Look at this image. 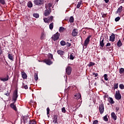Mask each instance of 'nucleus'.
I'll return each instance as SVG.
<instances>
[{
  "mask_svg": "<svg viewBox=\"0 0 124 124\" xmlns=\"http://www.w3.org/2000/svg\"><path fill=\"white\" fill-rule=\"evenodd\" d=\"M53 123L54 124H58V116L56 115H53Z\"/></svg>",
  "mask_w": 124,
  "mask_h": 124,
  "instance_id": "4468645a",
  "label": "nucleus"
},
{
  "mask_svg": "<svg viewBox=\"0 0 124 124\" xmlns=\"http://www.w3.org/2000/svg\"><path fill=\"white\" fill-rule=\"evenodd\" d=\"M104 1L106 3H108V2H109V0H104Z\"/></svg>",
  "mask_w": 124,
  "mask_h": 124,
  "instance_id": "e2e57ef3",
  "label": "nucleus"
},
{
  "mask_svg": "<svg viewBox=\"0 0 124 124\" xmlns=\"http://www.w3.org/2000/svg\"><path fill=\"white\" fill-rule=\"evenodd\" d=\"M117 94H121V93H120V90H118L117 91H116L115 95H117Z\"/></svg>",
  "mask_w": 124,
  "mask_h": 124,
  "instance_id": "5fc2aeb1",
  "label": "nucleus"
},
{
  "mask_svg": "<svg viewBox=\"0 0 124 124\" xmlns=\"http://www.w3.org/2000/svg\"><path fill=\"white\" fill-rule=\"evenodd\" d=\"M60 44H61V46H64L65 45H66V43H65V41H62L60 42Z\"/></svg>",
  "mask_w": 124,
  "mask_h": 124,
  "instance_id": "473e14b6",
  "label": "nucleus"
},
{
  "mask_svg": "<svg viewBox=\"0 0 124 124\" xmlns=\"http://www.w3.org/2000/svg\"><path fill=\"white\" fill-rule=\"evenodd\" d=\"M22 89H25V90H28V89H29V87H28V85H25L24 86H23L22 87Z\"/></svg>",
  "mask_w": 124,
  "mask_h": 124,
  "instance_id": "3c124183",
  "label": "nucleus"
},
{
  "mask_svg": "<svg viewBox=\"0 0 124 124\" xmlns=\"http://www.w3.org/2000/svg\"><path fill=\"white\" fill-rule=\"evenodd\" d=\"M122 45H123V43H122V41H121V40H119L117 42L118 47H122Z\"/></svg>",
  "mask_w": 124,
  "mask_h": 124,
  "instance_id": "a878e982",
  "label": "nucleus"
},
{
  "mask_svg": "<svg viewBox=\"0 0 124 124\" xmlns=\"http://www.w3.org/2000/svg\"><path fill=\"white\" fill-rule=\"evenodd\" d=\"M111 118L113 119L114 121L117 120V115L115 114V112H112L111 114Z\"/></svg>",
  "mask_w": 124,
  "mask_h": 124,
  "instance_id": "412c9836",
  "label": "nucleus"
},
{
  "mask_svg": "<svg viewBox=\"0 0 124 124\" xmlns=\"http://www.w3.org/2000/svg\"><path fill=\"white\" fill-rule=\"evenodd\" d=\"M2 54V50H1V47L0 46V55Z\"/></svg>",
  "mask_w": 124,
  "mask_h": 124,
  "instance_id": "680f3d73",
  "label": "nucleus"
},
{
  "mask_svg": "<svg viewBox=\"0 0 124 124\" xmlns=\"http://www.w3.org/2000/svg\"><path fill=\"white\" fill-rule=\"evenodd\" d=\"M21 76L23 79H27L28 76H27V74L25 73V72H21Z\"/></svg>",
  "mask_w": 124,
  "mask_h": 124,
  "instance_id": "6ab92c4d",
  "label": "nucleus"
},
{
  "mask_svg": "<svg viewBox=\"0 0 124 124\" xmlns=\"http://www.w3.org/2000/svg\"><path fill=\"white\" fill-rule=\"evenodd\" d=\"M45 62L46 64H48V65H51L52 63H53V62L51 61V60L50 59H46L45 61Z\"/></svg>",
  "mask_w": 124,
  "mask_h": 124,
  "instance_id": "dca6fc26",
  "label": "nucleus"
},
{
  "mask_svg": "<svg viewBox=\"0 0 124 124\" xmlns=\"http://www.w3.org/2000/svg\"><path fill=\"white\" fill-rule=\"evenodd\" d=\"M61 57L63 59V60H64V61H67V60H68V59L69 58V56L65 55L64 54V55H63Z\"/></svg>",
  "mask_w": 124,
  "mask_h": 124,
  "instance_id": "5701e85b",
  "label": "nucleus"
},
{
  "mask_svg": "<svg viewBox=\"0 0 124 124\" xmlns=\"http://www.w3.org/2000/svg\"><path fill=\"white\" fill-rule=\"evenodd\" d=\"M100 46H101L102 48H103V47H104V39H103L102 40L101 39H100Z\"/></svg>",
  "mask_w": 124,
  "mask_h": 124,
  "instance_id": "4be33fe9",
  "label": "nucleus"
},
{
  "mask_svg": "<svg viewBox=\"0 0 124 124\" xmlns=\"http://www.w3.org/2000/svg\"><path fill=\"white\" fill-rule=\"evenodd\" d=\"M44 37H45V35L44 34V32H42L41 36L40 37L41 40H43V39H44Z\"/></svg>",
  "mask_w": 124,
  "mask_h": 124,
  "instance_id": "72a5a7b5",
  "label": "nucleus"
},
{
  "mask_svg": "<svg viewBox=\"0 0 124 124\" xmlns=\"http://www.w3.org/2000/svg\"><path fill=\"white\" fill-rule=\"evenodd\" d=\"M53 5L52 4V3H49L48 4V5H47V6H48V8H51V7H52V6Z\"/></svg>",
  "mask_w": 124,
  "mask_h": 124,
  "instance_id": "6e6d98bb",
  "label": "nucleus"
},
{
  "mask_svg": "<svg viewBox=\"0 0 124 124\" xmlns=\"http://www.w3.org/2000/svg\"><path fill=\"white\" fill-rule=\"evenodd\" d=\"M116 112H119V110H120V108L119 107H116Z\"/></svg>",
  "mask_w": 124,
  "mask_h": 124,
  "instance_id": "052dcab7",
  "label": "nucleus"
},
{
  "mask_svg": "<svg viewBox=\"0 0 124 124\" xmlns=\"http://www.w3.org/2000/svg\"><path fill=\"white\" fill-rule=\"evenodd\" d=\"M49 29L50 30H53L54 28V23L52 22L49 24Z\"/></svg>",
  "mask_w": 124,
  "mask_h": 124,
  "instance_id": "7c9ffc66",
  "label": "nucleus"
},
{
  "mask_svg": "<svg viewBox=\"0 0 124 124\" xmlns=\"http://www.w3.org/2000/svg\"><path fill=\"white\" fill-rule=\"evenodd\" d=\"M99 111L101 115L104 113V105L103 103H101L99 105Z\"/></svg>",
  "mask_w": 124,
  "mask_h": 124,
  "instance_id": "7ed1b4c3",
  "label": "nucleus"
},
{
  "mask_svg": "<svg viewBox=\"0 0 124 124\" xmlns=\"http://www.w3.org/2000/svg\"><path fill=\"white\" fill-rule=\"evenodd\" d=\"M75 99H82V97L81 96V93H77L76 94L74 95Z\"/></svg>",
  "mask_w": 124,
  "mask_h": 124,
  "instance_id": "9d476101",
  "label": "nucleus"
},
{
  "mask_svg": "<svg viewBox=\"0 0 124 124\" xmlns=\"http://www.w3.org/2000/svg\"><path fill=\"white\" fill-rule=\"evenodd\" d=\"M120 19H121V18L119 16H118L115 19V22H119V21H120Z\"/></svg>",
  "mask_w": 124,
  "mask_h": 124,
  "instance_id": "49530a36",
  "label": "nucleus"
},
{
  "mask_svg": "<svg viewBox=\"0 0 124 124\" xmlns=\"http://www.w3.org/2000/svg\"><path fill=\"white\" fill-rule=\"evenodd\" d=\"M94 64H95V63H94V62H90L88 65V66H89V67H91V66H93L94 65Z\"/></svg>",
  "mask_w": 124,
  "mask_h": 124,
  "instance_id": "e433bc0d",
  "label": "nucleus"
},
{
  "mask_svg": "<svg viewBox=\"0 0 124 124\" xmlns=\"http://www.w3.org/2000/svg\"><path fill=\"white\" fill-rule=\"evenodd\" d=\"M114 90H115V89H118V88H119V83H114Z\"/></svg>",
  "mask_w": 124,
  "mask_h": 124,
  "instance_id": "c756f323",
  "label": "nucleus"
},
{
  "mask_svg": "<svg viewBox=\"0 0 124 124\" xmlns=\"http://www.w3.org/2000/svg\"><path fill=\"white\" fill-rule=\"evenodd\" d=\"M72 35L74 37L77 36V35H78V29H74L72 31Z\"/></svg>",
  "mask_w": 124,
  "mask_h": 124,
  "instance_id": "6e6552de",
  "label": "nucleus"
},
{
  "mask_svg": "<svg viewBox=\"0 0 124 124\" xmlns=\"http://www.w3.org/2000/svg\"><path fill=\"white\" fill-rule=\"evenodd\" d=\"M83 33H84V34H86L87 33V32H86V31H83Z\"/></svg>",
  "mask_w": 124,
  "mask_h": 124,
  "instance_id": "338daca9",
  "label": "nucleus"
},
{
  "mask_svg": "<svg viewBox=\"0 0 124 124\" xmlns=\"http://www.w3.org/2000/svg\"><path fill=\"white\" fill-rule=\"evenodd\" d=\"M66 45L67 47H70V46H71V44L69 43L68 42H67L66 43Z\"/></svg>",
  "mask_w": 124,
  "mask_h": 124,
  "instance_id": "864d4df0",
  "label": "nucleus"
},
{
  "mask_svg": "<svg viewBox=\"0 0 124 124\" xmlns=\"http://www.w3.org/2000/svg\"><path fill=\"white\" fill-rule=\"evenodd\" d=\"M8 58L11 61H14V58H13V54H12L8 53Z\"/></svg>",
  "mask_w": 124,
  "mask_h": 124,
  "instance_id": "aec40b11",
  "label": "nucleus"
},
{
  "mask_svg": "<svg viewBox=\"0 0 124 124\" xmlns=\"http://www.w3.org/2000/svg\"><path fill=\"white\" fill-rule=\"evenodd\" d=\"M70 23H73L74 22V17L73 16H71L69 19Z\"/></svg>",
  "mask_w": 124,
  "mask_h": 124,
  "instance_id": "2f4dec72",
  "label": "nucleus"
},
{
  "mask_svg": "<svg viewBox=\"0 0 124 124\" xmlns=\"http://www.w3.org/2000/svg\"><path fill=\"white\" fill-rule=\"evenodd\" d=\"M106 16H107L106 14H104L102 15V18H105V17H106Z\"/></svg>",
  "mask_w": 124,
  "mask_h": 124,
  "instance_id": "13d9d810",
  "label": "nucleus"
},
{
  "mask_svg": "<svg viewBox=\"0 0 124 124\" xmlns=\"http://www.w3.org/2000/svg\"><path fill=\"white\" fill-rule=\"evenodd\" d=\"M10 107L13 109V110H14V111H16V112H17L18 111V109H17V107H16V105H15V102H14L13 103L10 104Z\"/></svg>",
  "mask_w": 124,
  "mask_h": 124,
  "instance_id": "1a4fd4ad",
  "label": "nucleus"
},
{
  "mask_svg": "<svg viewBox=\"0 0 124 124\" xmlns=\"http://www.w3.org/2000/svg\"><path fill=\"white\" fill-rule=\"evenodd\" d=\"M116 37L115 36V34L112 33L111 35L109 37V41H111V42H114L115 41V39Z\"/></svg>",
  "mask_w": 124,
  "mask_h": 124,
  "instance_id": "9b49d317",
  "label": "nucleus"
},
{
  "mask_svg": "<svg viewBox=\"0 0 124 124\" xmlns=\"http://www.w3.org/2000/svg\"><path fill=\"white\" fill-rule=\"evenodd\" d=\"M93 75H94L95 77H97L98 76V74L95 73H93Z\"/></svg>",
  "mask_w": 124,
  "mask_h": 124,
  "instance_id": "4d7b16f0",
  "label": "nucleus"
},
{
  "mask_svg": "<svg viewBox=\"0 0 124 124\" xmlns=\"http://www.w3.org/2000/svg\"><path fill=\"white\" fill-rule=\"evenodd\" d=\"M119 88L121 89V90H124V85L123 84H121L119 85Z\"/></svg>",
  "mask_w": 124,
  "mask_h": 124,
  "instance_id": "79ce46f5",
  "label": "nucleus"
},
{
  "mask_svg": "<svg viewBox=\"0 0 124 124\" xmlns=\"http://www.w3.org/2000/svg\"><path fill=\"white\" fill-rule=\"evenodd\" d=\"M93 124H98V120H96L93 122Z\"/></svg>",
  "mask_w": 124,
  "mask_h": 124,
  "instance_id": "603ef678",
  "label": "nucleus"
},
{
  "mask_svg": "<svg viewBox=\"0 0 124 124\" xmlns=\"http://www.w3.org/2000/svg\"><path fill=\"white\" fill-rule=\"evenodd\" d=\"M17 98H18V90H16L13 93L12 100L14 102H16L17 100Z\"/></svg>",
  "mask_w": 124,
  "mask_h": 124,
  "instance_id": "f257e3e1",
  "label": "nucleus"
},
{
  "mask_svg": "<svg viewBox=\"0 0 124 124\" xmlns=\"http://www.w3.org/2000/svg\"><path fill=\"white\" fill-rule=\"evenodd\" d=\"M72 71V68L70 66H68L66 68V73L67 75H70L71 72Z\"/></svg>",
  "mask_w": 124,
  "mask_h": 124,
  "instance_id": "0eeeda50",
  "label": "nucleus"
},
{
  "mask_svg": "<svg viewBox=\"0 0 124 124\" xmlns=\"http://www.w3.org/2000/svg\"><path fill=\"white\" fill-rule=\"evenodd\" d=\"M65 31V28L64 27H60L59 28V31L60 32H62V31Z\"/></svg>",
  "mask_w": 124,
  "mask_h": 124,
  "instance_id": "cd10ccee",
  "label": "nucleus"
},
{
  "mask_svg": "<svg viewBox=\"0 0 124 124\" xmlns=\"http://www.w3.org/2000/svg\"><path fill=\"white\" fill-rule=\"evenodd\" d=\"M57 54H58V55H60L61 57H62V56H64V54H65V52H64V51L61 50H58L57 51Z\"/></svg>",
  "mask_w": 124,
  "mask_h": 124,
  "instance_id": "ddd939ff",
  "label": "nucleus"
},
{
  "mask_svg": "<svg viewBox=\"0 0 124 124\" xmlns=\"http://www.w3.org/2000/svg\"><path fill=\"white\" fill-rule=\"evenodd\" d=\"M0 3L2 5H4L5 4V0H0Z\"/></svg>",
  "mask_w": 124,
  "mask_h": 124,
  "instance_id": "58836bf2",
  "label": "nucleus"
},
{
  "mask_svg": "<svg viewBox=\"0 0 124 124\" xmlns=\"http://www.w3.org/2000/svg\"><path fill=\"white\" fill-rule=\"evenodd\" d=\"M108 46H111V43H108V44H107L106 47H108Z\"/></svg>",
  "mask_w": 124,
  "mask_h": 124,
  "instance_id": "bf43d9fd",
  "label": "nucleus"
},
{
  "mask_svg": "<svg viewBox=\"0 0 124 124\" xmlns=\"http://www.w3.org/2000/svg\"><path fill=\"white\" fill-rule=\"evenodd\" d=\"M107 97H108V95H105V98H107Z\"/></svg>",
  "mask_w": 124,
  "mask_h": 124,
  "instance_id": "69168bd1",
  "label": "nucleus"
},
{
  "mask_svg": "<svg viewBox=\"0 0 124 124\" xmlns=\"http://www.w3.org/2000/svg\"><path fill=\"white\" fill-rule=\"evenodd\" d=\"M60 35H61V34L59 32H57L56 33L54 34L52 36L51 38H52V39H53V40L54 41H56V40H58V39H59V38H60Z\"/></svg>",
  "mask_w": 124,
  "mask_h": 124,
  "instance_id": "39448f33",
  "label": "nucleus"
},
{
  "mask_svg": "<svg viewBox=\"0 0 124 124\" xmlns=\"http://www.w3.org/2000/svg\"><path fill=\"white\" fill-rule=\"evenodd\" d=\"M28 6L30 8H31V7L32 6V3L31 2H29L28 3Z\"/></svg>",
  "mask_w": 124,
  "mask_h": 124,
  "instance_id": "4c0bfd02",
  "label": "nucleus"
},
{
  "mask_svg": "<svg viewBox=\"0 0 124 124\" xmlns=\"http://www.w3.org/2000/svg\"><path fill=\"white\" fill-rule=\"evenodd\" d=\"M48 59H49V60H52V59H53V54H48Z\"/></svg>",
  "mask_w": 124,
  "mask_h": 124,
  "instance_id": "c03bdc74",
  "label": "nucleus"
},
{
  "mask_svg": "<svg viewBox=\"0 0 124 124\" xmlns=\"http://www.w3.org/2000/svg\"><path fill=\"white\" fill-rule=\"evenodd\" d=\"M29 124H36V121L34 120H30L29 122Z\"/></svg>",
  "mask_w": 124,
  "mask_h": 124,
  "instance_id": "393cba45",
  "label": "nucleus"
},
{
  "mask_svg": "<svg viewBox=\"0 0 124 124\" xmlns=\"http://www.w3.org/2000/svg\"><path fill=\"white\" fill-rule=\"evenodd\" d=\"M50 13H51V9L46 10L45 11L44 15L46 16H49L50 15Z\"/></svg>",
  "mask_w": 124,
  "mask_h": 124,
  "instance_id": "f8f14e48",
  "label": "nucleus"
},
{
  "mask_svg": "<svg viewBox=\"0 0 124 124\" xmlns=\"http://www.w3.org/2000/svg\"><path fill=\"white\" fill-rule=\"evenodd\" d=\"M62 113H65V112H66V110H65V108L63 107L62 108Z\"/></svg>",
  "mask_w": 124,
  "mask_h": 124,
  "instance_id": "09e8293b",
  "label": "nucleus"
},
{
  "mask_svg": "<svg viewBox=\"0 0 124 124\" xmlns=\"http://www.w3.org/2000/svg\"><path fill=\"white\" fill-rule=\"evenodd\" d=\"M30 118L27 116H23L21 119V124H28L30 122Z\"/></svg>",
  "mask_w": 124,
  "mask_h": 124,
  "instance_id": "f03ea898",
  "label": "nucleus"
},
{
  "mask_svg": "<svg viewBox=\"0 0 124 124\" xmlns=\"http://www.w3.org/2000/svg\"><path fill=\"white\" fill-rule=\"evenodd\" d=\"M122 11H123V6H121L118 8L116 13H117L118 14H121V13H122Z\"/></svg>",
  "mask_w": 124,
  "mask_h": 124,
  "instance_id": "f3484780",
  "label": "nucleus"
},
{
  "mask_svg": "<svg viewBox=\"0 0 124 124\" xmlns=\"http://www.w3.org/2000/svg\"><path fill=\"white\" fill-rule=\"evenodd\" d=\"M81 4H82V2H78L77 5V8H80V6H81Z\"/></svg>",
  "mask_w": 124,
  "mask_h": 124,
  "instance_id": "37998d69",
  "label": "nucleus"
},
{
  "mask_svg": "<svg viewBox=\"0 0 124 124\" xmlns=\"http://www.w3.org/2000/svg\"><path fill=\"white\" fill-rule=\"evenodd\" d=\"M33 2L35 5H42L44 4V0H34Z\"/></svg>",
  "mask_w": 124,
  "mask_h": 124,
  "instance_id": "20e7f679",
  "label": "nucleus"
},
{
  "mask_svg": "<svg viewBox=\"0 0 124 124\" xmlns=\"http://www.w3.org/2000/svg\"><path fill=\"white\" fill-rule=\"evenodd\" d=\"M114 96H115V98L117 100H120L122 99V95L121 94L114 95Z\"/></svg>",
  "mask_w": 124,
  "mask_h": 124,
  "instance_id": "a211bd4d",
  "label": "nucleus"
},
{
  "mask_svg": "<svg viewBox=\"0 0 124 124\" xmlns=\"http://www.w3.org/2000/svg\"><path fill=\"white\" fill-rule=\"evenodd\" d=\"M109 99L108 102L110 103V104H114V103H115V101H114L113 98L109 97Z\"/></svg>",
  "mask_w": 124,
  "mask_h": 124,
  "instance_id": "b1692460",
  "label": "nucleus"
},
{
  "mask_svg": "<svg viewBox=\"0 0 124 124\" xmlns=\"http://www.w3.org/2000/svg\"><path fill=\"white\" fill-rule=\"evenodd\" d=\"M33 17H34L35 18H39V14H37V13H34L33 14Z\"/></svg>",
  "mask_w": 124,
  "mask_h": 124,
  "instance_id": "c9c22d12",
  "label": "nucleus"
},
{
  "mask_svg": "<svg viewBox=\"0 0 124 124\" xmlns=\"http://www.w3.org/2000/svg\"><path fill=\"white\" fill-rule=\"evenodd\" d=\"M44 21L45 22V23H49V20L47 18H44Z\"/></svg>",
  "mask_w": 124,
  "mask_h": 124,
  "instance_id": "de8ad7c7",
  "label": "nucleus"
},
{
  "mask_svg": "<svg viewBox=\"0 0 124 124\" xmlns=\"http://www.w3.org/2000/svg\"><path fill=\"white\" fill-rule=\"evenodd\" d=\"M8 79H9V77L8 75H7L5 78H0V81H2L3 82H6V81H8Z\"/></svg>",
  "mask_w": 124,
  "mask_h": 124,
  "instance_id": "2eb2a0df",
  "label": "nucleus"
},
{
  "mask_svg": "<svg viewBox=\"0 0 124 124\" xmlns=\"http://www.w3.org/2000/svg\"><path fill=\"white\" fill-rule=\"evenodd\" d=\"M70 60H74V56L73 55V53H72L70 54Z\"/></svg>",
  "mask_w": 124,
  "mask_h": 124,
  "instance_id": "ea45409f",
  "label": "nucleus"
},
{
  "mask_svg": "<svg viewBox=\"0 0 124 124\" xmlns=\"http://www.w3.org/2000/svg\"><path fill=\"white\" fill-rule=\"evenodd\" d=\"M46 112H47V115H49V114H50V108H47Z\"/></svg>",
  "mask_w": 124,
  "mask_h": 124,
  "instance_id": "8fccbe9b",
  "label": "nucleus"
},
{
  "mask_svg": "<svg viewBox=\"0 0 124 124\" xmlns=\"http://www.w3.org/2000/svg\"><path fill=\"white\" fill-rule=\"evenodd\" d=\"M123 41H124V37L123 38Z\"/></svg>",
  "mask_w": 124,
  "mask_h": 124,
  "instance_id": "774afa93",
  "label": "nucleus"
},
{
  "mask_svg": "<svg viewBox=\"0 0 124 124\" xmlns=\"http://www.w3.org/2000/svg\"><path fill=\"white\" fill-rule=\"evenodd\" d=\"M34 79L35 81H37L38 80V74L36 73L34 74Z\"/></svg>",
  "mask_w": 124,
  "mask_h": 124,
  "instance_id": "c85d7f7f",
  "label": "nucleus"
},
{
  "mask_svg": "<svg viewBox=\"0 0 124 124\" xmlns=\"http://www.w3.org/2000/svg\"><path fill=\"white\" fill-rule=\"evenodd\" d=\"M92 37V35H89L85 40L84 43V46L87 47L89 43H90V39Z\"/></svg>",
  "mask_w": 124,
  "mask_h": 124,
  "instance_id": "423d86ee",
  "label": "nucleus"
},
{
  "mask_svg": "<svg viewBox=\"0 0 124 124\" xmlns=\"http://www.w3.org/2000/svg\"><path fill=\"white\" fill-rule=\"evenodd\" d=\"M119 73L120 74H123V73H124V68H121L119 70Z\"/></svg>",
  "mask_w": 124,
  "mask_h": 124,
  "instance_id": "f704fd0d",
  "label": "nucleus"
},
{
  "mask_svg": "<svg viewBox=\"0 0 124 124\" xmlns=\"http://www.w3.org/2000/svg\"><path fill=\"white\" fill-rule=\"evenodd\" d=\"M104 79L106 81H108V76L107 74H105L104 75Z\"/></svg>",
  "mask_w": 124,
  "mask_h": 124,
  "instance_id": "a19ab883",
  "label": "nucleus"
},
{
  "mask_svg": "<svg viewBox=\"0 0 124 124\" xmlns=\"http://www.w3.org/2000/svg\"><path fill=\"white\" fill-rule=\"evenodd\" d=\"M103 120L105 122H108V118H107V115H106V116H104Z\"/></svg>",
  "mask_w": 124,
  "mask_h": 124,
  "instance_id": "a18cd8bd",
  "label": "nucleus"
},
{
  "mask_svg": "<svg viewBox=\"0 0 124 124\" xmlns=\"http://www.w3.org/2000/svg\"><path fill=\"white\" fill-rule=\"evenodd\" d=\"M53 19H54V17L53 16H48V23H50V22H53Z\"/></svg>",
  "mask_w": 124,
  "mask_h": 124,
  "instance_id": "bb28decb",
  "label": "nucleus"
},
{
  "mask_svg": "<svg viewBox=\"0 0 124 124\" xmlns=\"http://www.w3.org/2000/svg\"><path fill=\"white\" fill-rule=\"evenodd\" d=\"M9 94H10L9 93H6L5 94V95H6L7 96H9Z\"/></svg>",
  "mask_w": 124,
  "mask_h": 124,
  "instance_id": "0e129e2a",
  "label": "nucleus"
}]
</instances>
